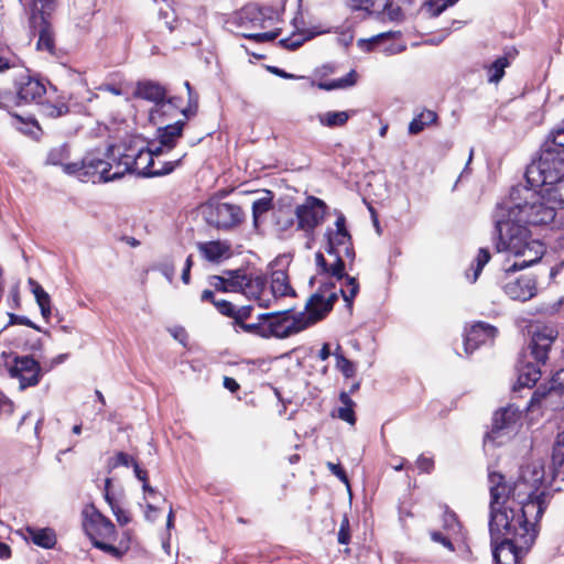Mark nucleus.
I'll return each mask as SVG.
<instances>
[{"instance_id": "24", "label": "nucleus", "mask_w": 564, "mask_h": 564, "mask_svg": "<svg viewBox=\"0 0 564 564\" xmlns=\"http://www.w3.org/2000/svg\"><path fill=\"white\" fill-rule=\"evenodd\" d=\"M503 291L510 299L525 302L536 294V281L532 275H521L507 282Z\"/></svg>"}, {"instance_id": "10", "label": "nucleus", "mask_w": 564, "mask_h": 564, "mask_svg": "<svg viewBox=\"0 0 564 564\" xmlns=\"http://www.w3.org/2000/svg\"><path fill=\"white\" fill-rule=\"evenodd\" d=\"M265 322L267 338H288L306 329L299 312L293 310L262 313Z\"/></svg>"}, {"instance_id": "27", "label": "nucleus", "mask_w": 564, "mask_h": 564, "mask_svg": "<svg viewBox=\"0 0 564 564\" xmlns=\"http://www.w3.org/2000/svg\"><path fill=\"white\" fill-rule=\"evenodd\" d=\"M184 124V120H177L172 124L160 127L156 131L158 142H155V147H162V153L171 151L182 137Z\"/></svg>"}, {"instance_id": "18", "label": "nucleus", "mask_w": 564, "mask_h": 564, "mask_svg": "<svg viewBox=\"0 0 564 564\" xmlns=\"http://www.w3.org/2000/svg\"><path fill=\"white\" fill-rule=\"evenodd\" d=\"M14 87L22 105L41 104L46 93L45 85L28 73H22L15 78Z\"/></svg>"}, {"instance_id": "55", "label": "nucleus", "mask_w": 564, "mask_h": 564, "mask_svg": "<svg viewBox=\"0 0 564 564\" xmlns=\"http://www.w3.org/2000/svg\"><path fill=\"white\" fill-rule=\"evenodd\" d=\"M134 462L135 460L133 459L132 456H130L129 454H127L122 451H119L115 454V456L111 459V464L108 465V467H110V468H117L119 466L129 467Z\"/></svg>"}, {"instance_id": "40", "label": "nucleus", "mask_w": 564, "mask_h": 564, "mask_svg": "<svg viewBox=\"0 0 564 564\" xmlns=\"http://www.w3.org/2000/svg\"><path fill=\"white\" fill-rule=\"evenodd\" d=\"M131 540L132 538L130 530H124L117 545L108 543V554L117 558L122 557V555L129 551Z\"/></svg>"}, {"instance_id": "32", "label": "nucleus", "mask_w": 564, "mask_h": 564, "mask_svg": "<svg viewBox=\"0 0 564 564\" xmlns=\"http://www.w3.org/2000/svg\"><path fill=\"white\" fill-rule=\"evenodd\" d=\"M26 532L32 540V542L41 547L44 549H52L56 543V535L55 532L50 529H35V528H28Z\"/></svg>"}, {"instance_id": "12", "label": "nucleus", "mask_w": 564, "mask_h": 564, "mask_svg": "<svg viewBox=\"0 0 564 564\" xmlns=\"http://www.w3.org/2000/svg\"><path fill=\"white\" fill-rule=\"evenodd\" d=\"M335 226V230L328 229L326 232L327 245L325 250L328 254L345 256L352 261L355 259V251L351 236L346 228V218L343 214L337 216Z\"/></svg>"}, {"instance_id": "56", "label": "nucleus", "mask_w": 564, "mask_h": 564, "mask_svg": "<svg viewBox=\"0 0 564 564\" xmlns=\"http://www.w3.org/2000/svg\"><path fill=\"white\" fill-rule=\"evenodd\" d=\"M280 35V30L263 33H242V36L258 43L274 41Z\"/></svg>"}, {"instance_id": "26", "label": "nucleus", "mask_w": 564, "mask_h": 564, "mask_svg": "<svg viewBox=\"0 0 564 564\" xmlns=\"http://www.w3.org/2000/svg\"><path fill=\"white\" fill-rule=\"evenodd\" d=\"M519 420V410L514 406L500 409L494 414L491 431L486 438L496 441L505 430L511 429Z\"/></svg>"}, {"instance_id": "43", "label": "nucleus", "mask_w": 564, "mask_h": 564, "mask_svg": "<svg viewBox=\"0 0 564 564\" xmlns=\"http://www.w3.org/2000/svg\"><path fill=\"white\" fill-rule=\"evenodd\" d=\"M357 73L352 69L346 76L334 79L329 83L321 84V87L327 90L338 89V88H347L351 87L356 84Z\"/></svg>"}, {"instance_id": "21", "label": "nucleus", "mask_w": 564, "mask_h": 564, "mask_svg": "<svg viewBox=\"0 0 564 564\" xmlns=\"http://www.w3.org/2000/svg\"><path fill=\"white\" fill-rule=\"evenodd\" d=\"M330 312V303L324 300L322 288L310 296L305 311L299 312L306 328L323 319Z\"/></svg>"}, {"instance_id": "50", "label": "nucleus", "mask_w": 564, "mask_h": 564, "mask_svg": "<svg viewBox=\"0 0 564 564\" xmlns=\"http://www.w3.org/2000/svg\"><path fill=\"white\" fill-rule=\"evenodd\" d=\"M108 506L110 507L112 513L115 514L117 522L120 525H126L131 521V514L128 510L122 508L118 502L113 501L108 496Z\"/></svg>"}, {"instance_id": "11", "label": "nucleus", "mask_w": 564, "mask_h": 564, "mask_svg": "<svg viewBox=\"0 0 564 564\" xmlns=\"http://www.w3.org/2000/svg\"><path fill=\"white\" fill-rule=\"evenodd\" d=\"M202 214L208 225L218 229L236 227L245 217L240 206L218 200H212L203 205Z\"/></svg>"}, {"instance_id": "20", "label": "nucleus", "mask_w": 564, "mask_h": 564, "mask_svg": "<svg viewBox=\"0 0 564 564\" xmlns=\"http://www.w3.org/2000/svg\"><path fill=\"white\" fill-rule=\"evenodd\" d=\"M135 95L155 104V109L151 111L152 119L156 113H162L164 108L173 102V99L167 101L165 100L166 91L164 87L153 82L139 83L135 89Z\"/></svg>"}, {"instance_id": "13", "label": "nucleus", "mask_w": 564, "mask_h": 564, "mask_svg": "<svg viewBox=\"0 0 564 564\" xmlns=\"http://www.w3.org/2000/svg\"><path fill=\"white\" fill-rule=\"evenodd\" d=\"M274 14L272 8L249 3L236 13L234 22L247 30L265 29L272 24Z\"/></svg>"}, {"instance_id": "4", "label": "nucleus", "mask_w": 564, "mask_h": 564, "mask_svg": "<svg viewBox=\"0 0 564 564\" xmlns=\"http://www.w3.org/2000/svg\"><path fill=\"white\" fill-rule=\"evenodd\" d=\"M558 332L550 325H535L531 328L529 349L535 362L527 361L518 368V387L531 388L541 377L540 364H545L549 350Z\"/></svg>"}, {"instance_id": "36", "label": "nucleus", "mask_w": 564, "mask_h": 564, "mask_svg": "<svg viewBox=\"0 0 564 564\" xmlns=\"http://www.w3.org/2000/svg\"><path fill=\"white\" fill-rule=\"evenodd\" d=\"M510 65L506 55L498 57L487 67V75L489 83H499L505 76V69Z\"/></svg>"}, {"instance_id": "2", "label": "nucleus", "mask_w": 564, "mask_h": 564, "mask_svg": "<svg viewBox=\"0 0 564 564\" xmlns=\"http://www.w3.org/2000/svg\"><path fill=\"white\" fill-rule=\"evenodd\" d=\"M545 511V506L529 502L521 508L506 505L490 511L489 533L491 543L499 540L517 541L521 546H532L538 535L536 525Z\"/></svg>"}, {"instance_id": "30", "label": "nucleus", "mask_w": 564, "mask_h": 564, "mask_svg": "<svg viewBox=\"0 0 564 564\" xmlns=\"http://www.w3.org/2000/svg\"><path fill=\"white\" fill-rule=\"evenodd\" d=\"M356 113L355 110L348 111H326L317 115V119L323 127L339 128L344 127L349 118Z\"/></svg>"}, {"instance_id": "14", "label": "nucleus", "mask_w": 564, "mask_h": 564, "mask_svg": "<svg viewBox=\"0 0 564 564\" xmlns=\"http://www.w3.org/2000/svg\"><path fill=\"white\" fill-rule=\"evenodd\" d=\"M326 208L327 206L323 200L308 197L304 204L299 205L295 209L297 229L306 232L313 231L323 221Z\"/></svg>"}, {"instance_id": "59", "label": "nucleus", "mask_w": 564, "mask_h": 564, "mask_svg": "<svg viewBox=\"0 0 564 564\" xmlns=\"http://www.w3.org/2000/svg\"><path fill=\"white\" fill-rule=\"evenodd\" d=\"M444 528L454 533L458 532L460 524L457 520L456 514L453 511H446L443 516Z\"/></svg>"}, {"instance_id": "6", "label": "nucleus", "mask_w": 564, "mask_h": 564, "mask_svg": "<svg viewBox=\"0 0 564 564\" xmlns=\"http://www.w3.org/2000/svg\"><path fill=\"white\" fill-rule=\"evenodd\" d=\"M564 177V155L555 150L541 148L538 160L525 171V180L532 187L547 186Z\"/></svg>"}, {"instance_id": "51", "label": "nucleus", "mask_w": 564, "mask_h": 564, "mask_svg": "<svg viewBox=\"0 0 564 564\" xmlns=\"http://www.w3.org/2000/svg\"><path fill=\"white\" fill-rule=\"evenodd\" d=\"M458 0H426L427 11L433 17H438L445 9L454 6Z\"/></svg>"}, {"instance_id": "49", "label": "nucleus", "mask_w": 564, "mask_h": 564, "mask_svg": "<svg viewBox=\"0 0 564 564\" xmlns=\"http://www.w3.org/2000/svg\"><path fill=\"white\" fill-rule=\"evenodd\" d=\"M243 332L258 335L260 337L267 338L265 333V322L264 318H262V313L258 315V322L257 323H242L238 325Z\"/></svg>"}, {"instance_id": "42", "label": "nucleus", "mask_w": 564, "mask_h": 564, "mask_svg": "<svg viewBox=\"0 0 564 564\" xmlns=\"http://www.w3.org/2000/svg\"><path fill=\"white\" fill-rule=\"evenodd\" d=\"M359 292V284L355 278L346 276V282L340 286L339 293L341 294L347 307L351 308L352 301Z\"/></svg>"}, {"instance_id": "64", "label": "nucleus", "mask_w": 564, "mask_h": 564, "mask_svg": "<svg viewBox=\"0 0 564 564\" xmlns=\"http://www.w3.org/2000/svg\"><path fill=\"white\" fill-rule=\"evenodd\" d=\"M8 316L10 325H25L31 328L40 330V328L25 316H20L13 313H9Z\"/></svg>"}, {"instance_id": "39", "label": "nucleus", "mask_w": 564, "mask_h": 564, "mask_svg": "<svg viewBox=\"0 0 564 564\" xmlns=\"http://www.w3.org/2000/svg\"><path fill=\"white\" fill-rule=\"evenodd\" d=\"M228 273L229 278H227V286H224V292H243V288L247 285L250 275L239 271Z\"/></svg>"}, {"instance_id": "54", "label": "nucleus", "mask_w": 564, "mask_h": 564, "mask_svg": "<svg viewBox=\"0 0 564 564\" xmlns=\"http://www.w3.org/2000/svg\"><path fill=\"white\" fill-rule=\"evenodd\" d=\"M39 105L41 106L42 112L45 116L51 117V118H58L68 111L67 106H65L64 104H62V105L45 104V102H43V99H42L41 104H39Z\"/></svg>"}, {"instance_id": "35", "label": "nucleus", "mask_w": 564, "mask_h": 564, "mask_svg": "<svg viewBox=\"0 0 564 564\" xmlns=\"http://www.w3.org/2000/svg\"><path fill=\"white\" fill-rule=\"evenodd\" d=\"M339 400L343 406L337 409V417L349 423L355 424L356 416L354 412L355 402L350 399L349 394L345 391L340 392Z\"/></svg>"}, {"instance_id": "38", "label": "nucleus", "mask_w": 564, "mask_h": 564, "mask_svg": "<svg viewBox=\"0 0 564 564\" xmlns=\"http://www.w3.org/2000/svg\"><path fill=\"white\" fill-rule=\"evenodd\" d=\"M542 148L555 150L564 155V122L550 133Z\"/></svg>"}, {"instance_id": "23", "label": "nucleus", "mask_w": 564, "mask_h": 564, "mask_svg": "<svg viewBox=\"0 0 564 564\" xmlns=\"http://www.w3.org/2000/svg\"><path fill=\"white\" fill-rule=\"evenodd\" d=\"M496 564H517L519 557L527 553L531 546H521L517 541L499 540L491 543Z\"/></svg>"}, {"instance_id": "48", "label": "nucleus", "mask_w": 564, "mask_h": 564, "mask_svg": "<svg viewBox=\"0 0 564 564\" xmlns=\"http://www.w3.org/2000/svg\"><path fill=\"white\" fill-rule=\"evenodd\" d=\"M490 260V252L486 248H480L476 258V268L474 269L473 276H469V273L467 272L466 275L470 280V282H476L478 279L482 268L488 263Z\"/></svg>"}, {"instance_id": "46", "label": "nucleus", "mask_w": 564, "mask_h": 564, "mask_svg": "<svg viewBox=\"0 0 564 564\" xmlns=\"http://www.w3.org/2000/svg\"><path fill=\"white\" fill-rule=\"evenodd\" d=\"M19 106H22V104L18 90L15 93L8 89L0 90V108L11 111Z\"/></svg>"}, {"instance_id": "45", "label": "nucleus", "mask_w": 564, "mask_h": 564, "mask_svg": "<svg viewBox=\"0 0 564 564\" xmlns=\"http://www.w3.org/2000/svg\"><path fill=\"white\" fill-rule=\"evenodd\" d=\"M275 225L282 231L288 230L294 225L295 212L290 208H281L275 213Z\"/></svg>"}, {"instance_id": "17", "label": "nucleus", "mask_w": 564, "mask_h": 564, "mask_svg": "<svg viewBox=\"0 0 564 564\" xmlns=\"http://www.w3.org/2000/svg\"><path fill=\"white\" fill-rule=\"evenodd\" d=\"M40 372L39 362L29 356L15 357L14 364L9 367L10 376L19 379L21 389L37 384Z\"/></svg>"}, {"instance_id": "16", "label": "nucleus", "mask_w": 564, "mask_h": 564, "mask_svg": "<svg viewBox=\"0 0 564 564\" xmlns=\"http://www.w3.org/2000/svg\"><path fill=\"white\" fill-rule=\"evenodd\" d=\"M490 492V511L503 508L506 505L513 506L511 497L512 482L506 481L502 474L489 470L488 474Z\"/></svg>"}, {"instance_id": "53", "label": "nucleus", "mask_w": 564, "mask_h": 564, "mask_svg": "<svg viewBox=\"0 0 564 564\" xmlns=\"http://www.w3.org/2000/svg\"><path fill=\"white\" fill-rule=\"evenodd\" d=\"M184 86L188 93V106L185 109H183L182 112L186 118H189L191 116H194L196 113L198 107V96L193 91L189 82L186 80L184 83Z\"/></svg>"}, {"instance_id": "41", "label": "nucleus", "mask_w": 564, "mask_h": 564, "mask_svg": "<svg viewBox=\"0 0 564 564\" xmlns=\"http://www.w3.org/2000/svg\"><path fill=\"white\" fill-rule=\"evenodd\" d=\"M272 208V196H270V192H267V196L261 197L253 202L252 204V217L253 224L256 227L259 226L260 217L268 213Z\"/></svg>"}, {"instance_id": "19", "label": "nucleus", "mask_w": 564, "mask_h": 564, "mask_svg": "<svg viewBox=\"0 0 564 564\" xmlns=\"http://www.w3.org/2000/svg\"><path fill=\"white\" fill-rule=\"evenodd\" d=\"M562 392H564V369L555 372L549 388L541 386L532 393L528 409L546 408L551 404V399L558 397Z\"/></svg>"}, {"instance_id": "5", "label": "nucleus", "mask_w": 564, "mask_h": 564, "mask_svg": "<svg viewBox=\"0 0 564 564\" xmlns=\"http://www.w3.org/2000/svg\"><path fill=\"white\" fill-rule=\"evenodd\" d=\"M545 471L542 463L531 462L521 468L519 478L512 482L513 506L521 508L529 502L545 506V491L541 490Z\"/></svg>"}, {"instance_id": "61", "label": "nucleus", "mask_w": 564, "mask_h": 564, "mask_svg": "<svg viewBox=\"0 0 564 564\" xmlns=\"http://www.w3.org/2000/svg\"><path fill=\"white\" fill-rule=\"evenodd\" d=\"M29 284L31 286L32 293L34 294L36 303L51 299L48 293L44 291V289L33 279H29Z\"/></svg>"}, {"instance_id": "57", "label": "nucleus", "mask_w": 564, "mask_h": 564, "mask_svg": "<svg viewBox=\"0 0 564 564\" xmlns=\"http://www.w3.org/2000/svg\"><path fill=\"white\" fill-rule=\"evenodd\" d=\"M155 270L160 271L166 280L171 283L173 282L175 274V265L174 262L170 259H166L154 267Z\"/></svg>"}, {"instance_id": "52", "label": "nucleus", "mask_w": 564, "mask_h": 564, "mask_svg": "<svg viewBox=\"0 0 564 564\" xmlns=\"http://www.w3.org/2000/svg\"><path fill=\"white\" fill-rule=\"evenodd\" d=\"M552 462L555 466L564 464V431L557 434L553 445Z\"/></svg>"}, {"instance_id": "31", "label": "nucleus", "mask_w": 564, "mask_h": 564, "mask_svg": "<svg viewBox=\"0 0 564 564\" xmlns=\"http://www.w3.org/2000/svg\"><path fill=\"white\" fill-rule=\"evenodd\" d=\"M198 250L206 260L217 262L229 253V246L220 241H209L199 243Z\"/></svg>"}, {"instance_id": "22", "label": "nucleus", "mask_w": 564, "mask_h": 564, "mask_svg": "<svg viewBox=\"0 0 564 564\" xmlns=\"http://www.w3.org/2000/svg\"><path fill=\"white\" fill-rule=\"evenodd\" d=\"M83 514V527L85 533L97 549L106 551V541L98 539L99 530L106 527V519L104 514L99 512L94 506H87L84 509Z\"/></svg>"}, {"instance_id": "1", "label": "nucleus", "mask_w": 564, "mask_h": 564, "mask_svg": "<svg viewBox=\"0 0 564 564\" xmlns=\"http://www.w3.org/2000/svg\"><path fill=\"white\" fill-rule=\"evenodd\" d=\"M555 216L556 206L549 203L541 188L517 185L496 205L492 220L495 229L507 230L513 226H546Z\"/></svg>"}, {"instance_id": "3", "label": "nucleus", "mask_w": 564, "mask_h": 564, "mask_svg": "<svg viewBox=\"0 0 564 564\" xmlns=\"http://www.w3.org/2000/svg\"><path fill=\"white\" fill-rule=\"evenodd\" d=\"M492 240L498 252H509L517 260L506 269V273L530 267L541 260L545 247L539 240L531 238V231L525 226L508 227L507 230L495 229Z\"/></svg>"}, {"instance_id": "29", "label": "nucleus", "mask_w": 564, "mask_h": 564, "mask_svg": "<svg viewBox=\"0 0 564 564\" xmlns=\"http://www.w3.org/2000/svg\"><path fill=\"white\" fill-rule=\"evenodd\" d=\"M271 294L273 299L294 295V290L289 284L288 274L282 270H276L271 275Z\"/></svg>"}, {"instance_id": "60", "label": "nucleus", "mask_w": 564, "mask_h": 564, "mask_svg": "<svg viewBox=\"0 0 564 564\" xmlns=\"http://www.w3.org/2000/svg\"><path fill=\"white\" fill-rule=\"evenodd\" d=\"M253 307L251 305L241 306L239 308H236L234 321L236 325H240L245 323L248 318L251 317Z\"/></svg>"}, {"instance_id": "15", "label": "nucleus", "mask_w": 564, "mask_h": 564, "mask_svg": "<svg viewBox=\"0 0 564 564\" xmlns=\"http://www.w3.org/2000/svg\"><path fill=\"white\" fill-rule=\"evenodd\" d=\"M144 148L142 144L139 145L137 141H131L123 150L119 145H108V182L118 180L128 173L129 171H126L127 156L137 158L139 150Z\"/></svg>"}, {"instance_id": "25", "label": "nucleus", "mask_w": 564, "mask_h": 564, "mask_svg": "<svg viewBox=\"0 0 564 564\" xmlns=\"http://www.w3.org/2000/svg\"><path fill=\"white\" fill-rule=\"evenodd\" d=\"M497 334L496 327L486 324V323H477L470 327L469 330L466 332L464 339V348L467 355L471 354L476 350L480 345L486 344L487 341L494 340Z\"/></svg>"}, {"instance_id": "7", "label": "nucleus", "mask_w": 564, "mask_h": 564, "mask_svg": "<svg viewBox=\"0 0 564 564\" xmlns=\"http://www.w3.org/2000/svg\"><path fill=\"white\" fill-rule=\"evenodd\" d=\"M55 0H32L30 4V28L36 31L39 40L36 48L54 54V33L47 17L55 8Z\"/></svg>"}, {"instance_id": "62", "label": "nucleus", "mask_w": 564, "mask_h": 564, "mask_svg": "<svg viewBox=\"0 0 564 564\" xmlns=\"http://www.w3.org/2000/svg\"><path fill=\"white\" fill-rule=\"evenodd\" d=\"M214 305L220 314L234 318L236 307L230 302L221 300L214 302Z\"/></svg>"}, {"instance_id": "58", "label": "nucleus", "mask_w": 564, "mask_h": 564, "mask_svg": "<svg viewBox=\"0 0 564 564\" xmlns=\"http://www.w3.org/2000/svg\"><path fill=\"white\" fill-rule=\"evenodd\" d=\"M382 0H352L354 8L358 10H367L371 12L380 11Z\"/></svg>"}, {"instance_id": "44", "label": "nucleus", "mask_w": 564, "mask_h": 564, "mask_svg": "<svg viewBox=\"0 0 564 564\" xmlns=\"http://www.w3.org/2000/svg\"><path fill=\"white\" fill-rule=\"evenodd\" d=\"M334 356L336 357V368L340 370L346 378L354 377L356 373V367L349 359L340 354V346L337 347Z\"/></svg>"}, {"instance_id": "8", "label": "nucleus", "mask_w": 564, "mask_h": 564, "mask_svg": "<svg viewBox=\"0 0 564 564\" xmlns=\"http://www.w3.org/2000/svg\"><path fill=\"white\" fill-rule=\"evenodd\" d=\"M67 174L76 175L82 182L106 183V150L96 148L85 153L80 162L63 165Z\"/></svg>"}, {"instance_id": "28", "label": "nucleus", "mask_w": 564, "mask_h": 564, "mask_svg": "<svg viewBox=\"0 0 564 564\" xmlns=\"http://www.w3.org/2000/svg\"><path fill=\"white\" fill-rule=\"evenodd\" d=\"M267 279L263 275H250L247 285L243 288V294L249 299H254L260 307H269L270 297H265Z\"/></svg>"}, {"instance_id": "9", "label": "nucleus", "mask_w": 564, "mask_h": 564, "mask_svg": "<svg viewBox=\"0 0 564 564\" xmlns=\"http://www.w3.org/2000/svg\"><path fill=\"white\" fill-rule=\"evenodd\" d=\"M138 153L137 158H132L131 155L127 156L128 163H126V171H129L128 173L135 172L139 175L147 177L162 176L171 173L181 162V160L163 163L159 162L161 167L155 169L154 158L162 154V147H155V142H152L144 149L139 150Z\"/></svg>"}, {"instance_id": "63", "label": "nucleus", "mask_w": 564, "mask_h": 564, "mask_svg": "<svg viewBox=\"0 0 564 564\" xmlns=\"http://www.w3.org/2000/svg\"><path fill=\"white\" fill-rule=\"evenodd\" d=\"M303 42L304 39L302 35H292L290 37L280 40V45L289 50H296L303 44Z\"/></svg>"}, {"instance_id": "33", "label": "nucleus", "mask_w": 564, "mask_h": 564, "mask_svg": "<svg viewBox=\"0 0 564 564\" xmlns=\"http://www.w3.org/2000/svg\"><path fill=\"white\" fill-rule=\"evenodd\" d=\"M540 188L551 205L564 207V176Z\"/></svg>"}, {"instance_id": "37", "label": "nucleus", "mask_w": 564, "mask_h": 564, "mask_svg": "<svg viewBox=\"0 0 564 564\" xmlns=\"http://www.w3.org/2000/svg\"><path fill=\"white\" fill-rule=\"evenodd\" d=\"M383 18H388L390 21L400 22L404 20L408 14L399 4L394 3L392 0H382L380 3V11Z\"/></svg>"}, {"instance_id": "34", "label": "nucleus", "mask_w": 564, "mask_h": 564, "mask_svg": "<svg viewBox=\"0 0 564 564\" xmlns=\"http://www.w3.org/2000/svg\"><path fill=\"white\" fill-rule=\"evenodd\" d=\"M437 119L436 112L433 110H423L420 112L409 124V133L417 134L424 130V128Z\"/></svg>"}, {"instance_id": "47", "label": "nucleus", "mask_w": 564, "mask_h": 564, "mask_svg": "<svg viewBox=\"0 0 564 564\" xmlns=\"http://www.w3.org/2000/svg\"><path fill=\"white\" fill-rule=\"evenodd\" d=\"M330 257H334V261L332 263L327 264V269L324 270L323 273H326L333 278H336L337 280H341L345 275V263L344 258L345 256L339 254H329Z\"/></svg>"}]
</instances>
